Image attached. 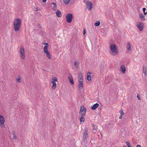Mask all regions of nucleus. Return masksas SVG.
Wrapping results in <instances>:
<instances>
[{
	"mask_svg": "<svg viewBox=\"0 0 147 147\" xmlns=\"http://www.w3.org/2000/svg\"><path fill=\"white\" fill-rule=\"evenodd\" d=\"M21 20L20 18L16 19L13 23L14 31L17 32L19 30L21 27Z\"/></svg>",
	"mask_w": 147,
	"mask_h": 147,
	"instance_id": "nucleus-1",
	"label": "nucleus"
},
{
	"mask_svg": "<svg viewBox=\"0 0 147 147\" xmlns=\"http://www.w3.org/2000/svg\"><path fill=\"white\" fill-rule=\"evenodd\" d=\"M110 49L113 55L115 56L118 53V50L116 46L114 44H112L111 45Z\"/></svg>",
	"mask_w": 147,
	"mask_h": 147,
	"instance_id": "nucleus-2",
	"label": "nucleus"
},
{
	"mask_svg": "<svg viewBox=\"0 0 147 147\" xmlns=\"http://www.w3.org/2000/svg\"><path fill=\"white\" fill-rule=\"evenodd\" d=\"M66 21L68 23L71 22L73 18V15L71 13H68L65 16Z\"/></svg>",
	"mask_w": 147,
	"mask_h": 147,
	"instance_id": "nucleus-3",
	"label": "nucleus"
},
{
	"mask_svg": "<svg viewBox=\"0 0 147 147\" xmlns=\"http://www.w3.org/2000/svg\"><path fill=\"white\" fill-rule=\"evenodd\" d=\"M5 119L4 117L0 115V126L3 128L5 127Z\"/></svg>",
	"mask_w": 147,
	"mask_h": 147,
	"instance_id": "nucleus-4",
	"label": "nucleus"
},
{
	"mask_svg": "<svg viewBox=\"0 0 147 147\" xmlns=\"http://www.w3.org/2000/svg\"><path fill=\"white\" fill-rule=\"evenodd\" d=\"M57 81V80L56 78H53L52 79L51 83L53 84L52 86V90H54L55 89L56 87L57 84L55 82V81Z\"/></svg>",
	"mask_w": 147,
	"mask_h": 147,
	"instance_id": "nucleus-5",
	"label": "nucleus"
},
{
	"mask_svg": "<svg viewBox=\"0 0 147 147\" xmlns=\"http://www.w3.org/2000/svg\"><path fill=\"white\" fill-rule=\"evenodd\" d=\"M87 8L88 10H91L92 8V3L90 1H88L86 3Z\"/></svg>",
	"mask_w": 147,
	"mask_h": 147,
	"instance_id": "nucleus-6",
	"label": "nucleus"
},
{
	"mask_svg": "<svg viewBox=\"0 0 147 147\" xmlns=\"http://www.w3.org/2000/svg\"><path fill=\"white\" fill-rule=\"evenodd\" d=\"M88 130L87 129H85V132L83 134V141L84 142H85L86 141V138L88 137Z\"/></svg>",
	"mask_w": 147,
	"mask_h": 147,
	"instance_id": "nucleus-7",
	"label": "nucleus"
},
{
	"mask_svg": "<svg viewBox=\"0 0 147 147\" xmlns=\"http://www.w3.org/2000/svg\"><path fill=\"white\" fill-rule=\"evenodd\" d=\"M144 24L142 22H139V24H137V26L138 29L141 31H142L143 30V27Z\"/></svg>",
	"mask_w": 147,
	"mask_h": 147,
	"instance_id": "nucleus-8",
	"label": "nucleus"
},
{
	"mask_svg": "<svg viewBox=\"0 0 147 147\" xmlns=\"http://www.w3.org/2000/svg\"><path fill=\"white\" fill-rule=\"evenodd\" d=\"M20 53L22 58L24 59L25 57V53L23 47L21 48L20 50Z\"/></svg>",
	"mask_w": 147,
	"mask_h": 147,
	"instance_id": "nucleus-9",
	"label": "nucleus"
},
{
	"mask_svg": "<svg viewBox=\"0 0 147 147\" xmlns=\"http://www.w3.org/2000/svg\"><path fill=\"white\" fill-rule=\"evenodd\" d=\"M44 53L46 54L47 57L49 59H50L51 58V54L49 52L48 50V49H44Z\"/></svg>",
	"mask_w": 147,
	"mask_h": 147,
	"instance_id": "nucleus-10",
	"label": "nucleus"
},
{
	"mask_svg": "<svg viewBox=\"0 0 147 147\" xmlns=\"http://www.w3.org/2000/svg\"><path fill=\"white\" fill-rule=\"evenodd\" d=\"M78 88L80 90H82L83 88V81H78Z\"/></svg>",
	"mask_w": 147,
	"mask_h": 147,
	"instance_id": "nucleus-11",
	"label": "nucleus"
},
{
	"mask_svg": "<svg viewBox=\"0 0 147 147\" xmlns=\"http://www.w3.org/2000/svg\"><path fill=\"white\" fill-rule=\"evenodd\" d=\"M78 81H83V78L82 76V74L80 73L78 75Z\"/></svg>",
	"mask_w": 147,
	"mask_h": 147,
	"instance_id": "nucleus-12",
	"label": "nucleus"
},
{
	"mask_svg": "<svg viewBox=\"0 0 147 147\" xmlns=\"http://www.w3.org/2000/svg\"><path fill=\"white\" fill-rule=\"evenodd\" d=\"M99 106V104L96 103L94 104L93 106H91V109L92 110H95Z\"/></svg>",
	"mask_w": 147,
	"mask_h": 147,
	"instance_id": "nucleus-13",
	"label": "nucleus"
},
{
	"mask_svg": "<svg viewBox=\"0 0 147 147\" xmlns=\"http://www.w3.org/2000/svg\"><path fill=\"white\" fill-rule=\"evenodd\" d=\"M87 109L84 105H82L80 109V112H86Z\"/></svg>",
	"mask_w": 147,
	"mask_h": 147,
	"instance_id": "nucleus-14",
	"label": "nucleus"
},
{
	"mask_svg": "<svg viewBox=\"0 0 147 147\" xmlns=\"http://www.w3.org/2000/svg\"><path fill=\"white\" fill-rule=\"evenodd\" d=\"M84 117H78L80 121V123L82 124L83 122L85 121V119Z\"/></svg>",
	"mask_w": 147,
	"mask_h": 147,
	"instance_id": "nucleus-15",
	"label": "nucleus"
},
{
	"mask_svg": "<svg viewBox=\"0 0 147 147\" xmlns=\"http://www.w3.org/2000/svg\"><path fill=\"white\" fill-rule=\"evenodd\" d=\"M57 12H56V16L57 17L60 18L61 16V12L59 10L57 9Z\"/></svg>",
	"mask_w": 147,
	"mask_h": 147,
	"instance_id": "nucleus-16",
	"label": "nucleus"
},
{
	"mask_svg": "<svg viewBox=\"0 0 147 147\" xmlns=\"http://www.w3.org/2000/svg\"><path fill=\"white\" fill-rule=\"evenodd\" d=\"M68 79L69 80V82L70 83L72 84H74V82L73 80L72 77L71 76H70L69 77H68Z\"/></svg>",
	"mask_w": 147,
	"mask_h": 147,
	"instance_id": "nucleus-17",
	"label": "nucleus"
},
{
	"mask_svg": "<svg viewBox=\"0 0 147 147\" xmlns=\"http://www.w3.org/2000/svg\"><path fill=\"white\" fill-rule=\"evenodd\" d=\"M79 117H84L86 114V112H80V111L79 112Z\"/></svg>",
	"mask_w": 147,
	"mask_h": 147,
	"instance_id": "nucleus-18",
	"label": "nucleus"
},
{
	"mask_svg": "<svg viewBox=\"0 0 147 147\" xmlns=\"http://www.w3.org/2000/svg\"><path fill=\"white\" fill-rule=\"evenodd\" d=\"M121 69L122 70V72L124 74L125 73L126 71V68L124 65H122L121 67Z\"/></svg>",
	"mask_w": 147,
	"mask_h": 147,
	"instance_id": "nucleus-19",
	"label": "nucleus"
},
{
	"mask_svg": "<svg viewBox=\"0 0 147 147\" xmlns=\"http://www.w3.org/2000/svg\"><path fill=\"white\" fill-rule=\"evenodd\" d=\"M139 16L140 18L142 20L144 21L146 20L144 17L143 16L142 13H140Z\"/></svg>",
	"mask_w": 147,
	"mask_h": 147,
	"instance_id": "nucleus-20",
	"label": "nucleus"
},
{
	"mask_svg": "<svg viewBox=\"0 0 147 147\" xmlns=\"http://www.w3.org/2000/svg\"><path fill=\"white\" fill-rule=\"evenodd\" d=\"M12 135H13V138H12L13 139V140H16L17 139V138L16 137V136L15 134V132L13 130L12 131Z\"/></svg>",
	"mask_w": 147,
	"mask_h": 147,
	"instance_id": "nucleus-21",
	"label": "nucleus"
},
{
	"mask_svg": "<svg viewBox=\"0 0 147 147\" xmlns=\"http://www.w3.org/2000/svg\"><path fill=\"white\" fill-rule=\"evenodd\" d=\"M51 4L54 5L52 7V9L53 10H55L57 8L56 4L54 2H53Z\"/></svg>",
	"mask_w": 147,
	"mask_h": 147,
	"instance_id": "nucleus-22",
	"label": "nucleus"
},
{
	"mask_svg": "<svg viewBox=\"0 0 147 147\" xmlns=\"http://www.w3.org/2000/svg\"><path fill=\"white\" fill-rule=\"evenodd\" d=\"M104 66L102 65H101L100 66V72H102L104 70Z\"/></svg>",
	"mask_w": 147,
	"mask_h": 147,
	"instance_id": "nucleus-23",
	"label": "nucleus"
},
{
	"mask_svg": "<svg viewBox=\"0 0 147 147\" xmlns=\"http://www.w3.org/2000/svg\"><path fill=\"white\" fill-rule=\"evenodd\" d=\"M91 76L88 75H87V79L88 81H90L91 80Z\"/></svg>",
	"mask_w": 147,
	"mask_h": 147,
	"instance_id": "nucleus-24",
	"label": "nucleus"
},
{
	"mask_svg": "<svg viewBox=\"0 0 147 147\" xmlns=\"http://www.w3.org/2000/svg\"><path fill=\"white\" fill-rule=\"evenodd\" d=\"M44 44L45 45V46L44 47V49H47V48L49 46L48 43H44Z\"/></svg>",
	"mask_w": 147,
	"mask_h": 147,
	"instance_id": "nucleus-25",
	"label": "nucleus"
},
{
	"mask_svg": "<svg viewBox=\"0 0 147 147\" xmlns=\"http://www.w3.org/2000/svg\"><path fill=\"white\" fill-rule=\"evenodd\" d=\"M100 22L99 21H98L94 23V25L96 26H98L100 25Z\"/></svg>",
	"mask_w": 147,
	"mask_h": 147,
	"instance_id": "nucleus-26",
	"label": "nucleus"
},
{
	"mask_svg": "<svg viewBox=\"0 0 147 147\" xmlns=\"http://www.w3.org/2000/svg\"><path fill=\"white\" fill-rule=\"evenodd\" d=\"M127 46L128 47L127 49L128 50H131V45L129 42H128L127 43Z\"/></svg>",
	"mask_w": 147,
	"mask_h": 147,
	"instance_id": "nucleus-27",
	"label": "nucleus"
},
{
	"mask_svg": "<svg viewBox=\"0 0 147 147\" xmlns=\"http://www.w3.org/2000/svg\"><path fill=\"white\" fill-rule=\"evenodd\" d=\"M71 0H63L64 3L66 4H68Z\"/></svg>",
	"mask_w": 147,
	"mask_h": 147,
	"instance_id": "nucleus-28",
	"label": "nucleus"
},
{
	"mask_svg": "<svg viewBox=\"0 0 147 147\" xmlns=\"http://www.w3.org/2000/svg\"><path fill=\"white\" fill-rule=\"evenodd\" d=\"M143 73L144 74H145L146 73V68L144 65L143 66Z\"/></svg>",
	"mask_w": 147,
	"mask_h": 147,
	"instance_id": "nucleus-29",
	"label": "nucleus"
},
{
	"mask_svg": "<svg viewBox=\"0 0 147 147\" xmlns=\"http://www.w3.org/2000/svg\"><path fill=\"white\" fill-rule=\"evenodd\" d=\"M17 82L18 83H20L21 82V77L20 76L19 77V78L17 79Z\"/></svg>",
	"mask_w": 147,
	"mask_h": 147,
	"instance_id": "nucleus-30",
	"label": "nucleus"
},
{
	"mask_svg": "<svg viewBox=\"0 0 147 147\" xmlns=\"http://www.w3.org/2000/svg\"><path fill=\"white\" fill-rule=\"evenodd\" d=\"M92 126L93 127V129H95L96 130H97V126L94 125V124H92Z\"/></svg>",
	"mask_w": 147,
	"mask_h": 147,
	"instance_id": "nucleus-31",
	"label": "nucleus"
},
{
	"mask_svg": "<svg viewBox=\"0 0 147 147\" xmlns=\"http://www.w3.org/2000/svg\"><path fill=\"white\" fill-rule=\"evenodd\" d=\"M75 66L77 68H78V62L76 61L74 63Z\"/></svg>",
	"mask_w": 147,
	"mask_h": 147,
	"instance_id": "nucleus-32",
	"label": "nucleus"
},
{
	"mask_svg": "<svg viewBox=\"0 0 147 147\" xmlns=\"http://www.w3.org/2000/svg\"><path fill=\"white\" fill-rule=\"evenodd\" d=\"M119 113H120L121 115L123 116L124 115L122 109H121Z\"/></svg>",
	"mask_w": 147,
	"mask_h": 147,
	"instance_id": "nucleus-33",
	"label": "nucleus"
},
{
	"mask_svg": "<svg viewBox=\"0 0 147 147\" xmlns=\"http://www.w3.org/2000/svg\"><path fill=\"white\" fill-rule=\"evenodd\" d=\"M126 144L128 147H131L130 143L128 142H126Z\"/></svg>",
	"mask_w": 147,
	"mask_h": 147,
	"instance_id": "nucleus-34",
	"label": "nucleus"
},
{
	"mask_svg": "<svg viewBox=\"0 0 147 147\" xmlns=\"http://www.w3.org/2000/svg\"><path fill=\"white\" fill-rule=\"evenodd\" d=\"M137 98H138V99L139 100L141 99V98H140V95L139 94H137Z\"/></svg>",
	"mask_w": 147,
	"mask_h": 147,
	"instance_id": "nucleus-35",
	"label": "nucleus"
},
{
	"mask_svg": "<svg viewBox=\"0 0 147 147\" xmlns=\"http://www.w3.org/2000/svg\"><path fill=\"white\" fill-rule=\"evenodd\" d=\"M92 132L94 133H96V130L93 129L92 130Z\"/></svg>",
	"mask_w": 147,
	"mask_h": 147,
	"instance_id": "nucleus-36",
	"label": "nucleus"
},
{
	"mask_svg": "<svg viewBox=\"0 0 147 147\" xmlns=\"http://www.w3.org/2000/svg\"><path fill=\"white\" fill-rule=\"evenodd\" d=\"M142 10H143V12H145V11H146V9L145 8H143V9H142Z\"/></svg>",
	"mask_w": 147,
	"mask_h": 147,
	"instance_id": "nucleus-37",
	"label": "nucleus"
},
{
	"mask_svg": "<svg viewBox=\"0 0 147 147\" xmlns=\"http://www.w3.org/2000/svg\"><path fill=\"white\" fill-rule=\"evenodd\" d=\"M86 33V30L85 29H84V31H83V33H84V34H85Z\"/></svg>",
	"mask_w": 147,
	"mask_h": 147,
	"instance_id": "nucleus-38",
	"label": "nucleus"
},
{
	"mask_svg": "<svg viewBox=\"0 0 147 147\" xmlns=\"http://www.w3.org/2000/svg\"><path fill=\"white\" fill-rule=\"evenodd\" d=\"M47 0H42V2L44 3H45Z\"/></svg>",
	"mask_w": 147,
	"mask_h": 147,
	"instance_id": "nucleus-39",
	"label": "nucleus"
},
{
	"mask_svg": "<svg viewBox=\"0 0 147 147\" xmlns=\"http://www.w3.org/2000/svg\"><path fill=\"white\" fill-rule=\"evenodd\" d=\"M38 26L39 28H41V25L40 24H38Z\"/></svg>",
	"mask_w": 147,
	"mask_h": 147,
	"instance_id": "nucleus-40",
	"label": "nucleus"
},
{
	"mask_svg": "<svg viewBox=\"0 0 147 147\" xmlns=\"http://www.w3.org/2000/svg\"><path fill=\"white\" fill-rule=\"evenodd\" d=\"M122 116L123 115H121V116L119 117V118L120 119H121L122 118Z\"/></svg>",
	"mask_w": 147,
	"mask_h": 147,
	"instance_id": "nucleus-41",
	"label": "nucleus"
},
{
	"mask_svg": "<svg viewBox=\"0 0 147 147\" xmlns=\"http://www.w3.org/2000/svg\"><path fill=\"white\" fill-rule=\"evenodd\" d=\"M141 146L140 145H137L136 147H141Z\"/></svg>",
	"mask_w": 147,
	"mask_h": 147,
	"instance_id": "nucleus-42",
	"label": "nucleus"
},
{
	"mask_svg": "<svg viewBox=\"0 0 147 147\" xmlns=\"http://www.w3.org/2000/svg\"><path fill=\"white\" fill-rule=\"evenodd\" d=\"M92 74V73L90 72H88V73H87V74Z\"/></svg>",
	"mask_w": 147,
	"mask_h": 147,
	"instance_id": "nucleus-43",
	"label": "nucleus"
},
{
	"mask_svg": "<svg viewBox=\"0 0 147 147\" xmlns=\"http://www.w3.org/2000/svg\"><path fill=\"white\" fill-rule=\"evenodd\" d=\"M144 14L145 15H146L147 14V12H144Z\"/></svg>",
	"mask_w": 147,
	"mask_h": 147,
	"instance_id": "nucleus-44",
	"label": "nucleus"
},
{
	"mask_svg": "<svg viewBox=\"0 0 147 147\" xmlns=\"http://www.w3.org/2000/svg\"><path fill=\"white\" fill-rule=\"evenodd\" d=\"M35 9H36L35 10V11H38V9L37 8H35Z\"/></svg>",
	"mask_w": 147,
	"mask_h": 147,
	"instance_id": "nucleus-45",
	"label": "nucleus"
},
{
	"mask_svg": "<svg viewBox=\"0 0 147 147\" xmlns=\"http://www.w3.org/2000/svg\"><path fill=\"white\" fill-rule=\"evenodd\" d=\"M123 147H127L126 146H124Z\"/></svg>",
	"mask_w": 147,
	"mask_h": 147,
	"instance_id": "nucleus-46",
	"label": "nucleus"
},
{
	"mask_svg": "<svg viewBox=\"0 0 147 147\" xmlns=\"http://www.w3.org/2000/svg\"><path fill=\"white\" fill-rule=\"evenodd\" d=\"M84 2L85 3H86L85 2V0H84Z\"/></svg>",
	"mask_w": 147,
	"mask_h": 147,
	"instance_id": "nucleus-47",
	"label": "nucleus"
},
{
	"mask_svg": "<svg viewBox=\"0 0 147 147\" xmlns=\"http://www.w3.org/2000/svg\"><path fill=\"white\" fill-rule=\"evenodd\" d=\"M100 147V146H98V147Z\"/></svg>",
	"mask_w": 147,
	"mask_h": 147,
	"instance_id": "nucleus-48",
	"label": "nucleus"
},
{
	"mask_svg": "<svg viewBox=\"0 0 147 147\" xmlns=\"http://www.w3.org/2000/svg\"><path fill=\"white\" fill-rule=\"evenodd\" d=\"M86 0H85V1H86Z\"/></svg>",
	"mask_w": 147,
	"mask_h": 147,
	"instance_id": "nucleus-49",
	"label": "nucleus"
}]
</instances>
